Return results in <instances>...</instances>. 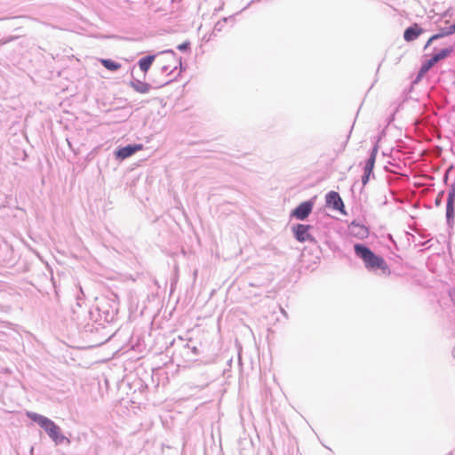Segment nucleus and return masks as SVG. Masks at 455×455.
Returning a JSON list of instances; mask_svg holds the SVG:
<instances>
[{
	"instance_id": "f257e3e1",
	"label": "nucleus",
	"mask_w": 455,
	"mask_h": 455,
	"mask_svg": "<svg viewBox=\"0 0 455 455\" xmlns=\"http://www.w3.org/2000/svg\"><path fill=\"white\" fill-rule=\"evenodd\" d=\"M200 343L193 339L178 336L166 347V353L171 355L172 362L192 363L197 361L201 355Z\"/></svg>"
},
{
	"instance_id": "f03ea898",
	"label": "nucleus",
	"mask_w": 455,
	"mask_h": 455,
	"mask_svg": "<svg viewBox=\"0 0 455 455\" xmlns=\"http://www.w3.org/2000/svg\"><path fill=\"white\" fill-rule=\"evenodd\" d=\"M76 307L73 308L72 319L76 322L80 331L92 334L104 329L103 323H100L94 309L82 305V297L77 295Z\"/></svg>"
},
{
	"instance_id": "7ed1b4c3",
	"label": "nucleus",
	"mask_w": 455,
	"mask_h": 455,
	"mask_svg": "<svg viewBox=\"0 0 455 455\" xmlns=\"http://www.w3.org/2000/svg\"><path fill=\"white\" fill-rule=\"evenodd\" d=\"M354 251L355 256L363 260L368 271L375 272L381 270L383 275H390V268L384 258L376 254L367 244L361 243H355Z\"/></svg>"
},
{
	"instance_id": "20e7f679",
	"label": "nucleus",
	"mask_w": 455,
	"mask_h": 455,
	"mask_svg": "<svg viewBox=\"0 0 455 455\" xmlns=\"http://www.w3.org/2000/svg\"><path fill=\"white\" fill-rule=\"evenodd\" d=\"M96 315L100 323H110L116 320L119 312V301L117 295L111 293L97 299V304L94 308Z\"/></svg>"
},
{
	"instance_id": "39448f33",
	"label": "nucleus",
	"mask_w": 455,
	"mask_h": 455,
	"mask_svg": "<svg viewBox=\"0 0 455 455\" xmlns=\"http://www.w3.org/2000/svg\"><path fill=\"white\" fill-rule=\"evenodd\" d=\"M27 417L43 428L56 445L64 443L70 444V440L61 433L60 427L51 419L34 411H27Z\"/></svg>"
},
{
	"instance_id": "423d86ee",
	"label": "nucleus",
	"mask_w": 455,
	"mask_h": 455,
	"mask_svg": "<svg viewBox=\"0 0 455 455\" xmlns=\"http://www.w3.org/2000/svg\"><path fill=\"white\" fill-rule=\"evenodd\" d=\"M312 228L313 226L308 224L297 223L291 226L293 236L299 243H316L315 238L309 232Z\"/></svg>"
},
{
	"instance_id": "0eeeda50",
	"label": "nucleus",
	"mask_w": 455,
	"mask_h": 455,
	"mask_svg": "<svg viewBox=\"0 0 455 455\" xmlns=\"http://www.w3.org/2000/svg\"><path fill=\"white\" fill-rule=\"evenodd\" d=\"M315 200V197H313L300 203L291 212L290 217L300 221L306 220L313 211Z\"/></svg>"
},
{
	"instance_id": "6e6552de",
	"label": "nucleus",
	"mask_w": 455,
	"mask_h": 455,
	"mask_svg": "<svg viewBox=\"0 0 455 455\" xmlns=\"http://www.w3.org/2000/svg\"><path fill=\"white\" fill-rule=\"evenodd\" d=\"M446 222L449 228H452L455 218V181L451 185L446 201Z\"/></svg>"
},
{
	"instance_id": "1a4fd4ad",
	"label": "nucleus",
	"mask_w": 455,
	"mask_h": 455,
	"mask_svg": "<svg viewBox=\"0 0 455 455\" xmlns=\"http://www.w3.org/2000/svg\"><path fill=\"white\" fill-rule=\"evenodd\" d=\"M325 203L326 206L339 212L341 214H347L344 202L338 192L329 191L325 195Z\"/></svg>"
},
{
	"instance_id": "9d476101",
	"label": "nucleus",
	"mask_w": 455,
	"mask_h": 455,
	"mask_svg": "<svg viewBox=\"0 0 455 455\" xmlns=\"http://www.w3.org/2000/svg\"><path fill=\"white\" fill-rule=\"evenodd\" d=\"M143 148L142 144H128L124 147H119L114 151L115 158L118 161H123L138 151L141 150Z\"/></svg>"
},
{
	"instance_id": "9b49d317",
	"label": "nucleus",
	"mask_w": 455,
	"mask_h": 455,
	"mask_svg": "<svg viewBox=\"0 0 455 455\" xmlns=\"http://www.w3.org/2000/svg\"><path fill=\"white\" fill-rule=\"evenodd\" d=\"M348 232L350 235L358 239L367 238L370 233L368 227L361 224L355 220L349 224Z\"/></svg>"
},
{
	"instance_id": "f8f14e48",
	"label": "nucleus",
	"mask_w": 455,
	"mask_h": 455,
	"mask_svg": "<svg viewBox=\"0 0 455 455\" xmlns=\"http://www.w3.org/2000/svg\"><path fill=\"white\" fill-rule=\"evenodd\" d=\"M425 32V29L422 28L418 23H413L405 28L403 32V39L406 42H412L416 40L421 34Z\"/></svg>"
},
{
	"instance_id": "ddd939ff",
	"label": "nucleus",
	"mask_w": 455,
	"mask_h": 455,
	"mask_svg": "<svg viewBox=\"0 0 455 455\" xmlns=\"http://www.w3.org/2000/svg\"><path fill=\"white\" fill-rule=\"evenodd\" d=\"M379 138L375 141L372 148L371 149L369 157L365 161L363 171H368V172H373L376 157H377V154L379 151Z\"/></svg>"
},
{
	"instance_id": "4468645a",
	"label": "nucleus",
	"mask_w": 455,
	"mask_h": 455,
	"mask_svg": "<svg viewBox=\"0 0 455 455\" xmlns=\"http://www.w3.org/2000/svg\"><path fill=\"white\" fill-rule=\"evenodd\" d=\"M129 85L137 92L141 94L148 93L152 89V85L148 83L142 82L140 79H137L132 76V79L130 81Z\"/></svg>"
},
{
	"instance_id": "2eb2a0df",
	"label": "nucleus",
	"mask_w": 455,
	"mask_h": 455,
	"mask_svg": "<svg viewBox=\"0 0 455 455\" xmlns=\"http://www.w3.org/2000/svg\"><path fill=\"white\" fill-rule=\"evenodd\" d=\"M455 51V47L453 44H451L445 48L441 50H437V48H434V52L431 55L435 63L439 62L442 60L449 57Z\"/></svg>"
},
{
	"instance_id": "dca6fc26",
	"label": "nucleus",
	"mask_w": 455,
	"mask_h": 455,
	"mask_svg": "<svg viewBox=\"0 0 455 455\" xmlns=\"http://www.w3.org/2000/svg\"><path fill=\"white\" fill-rule=\"evenodd\" d=\"M155 59H156L155 54H148V55H146V56L140 58L138 61V65H139L140 70L146 74L151 68Z\"/></svg>"
},
{
	"instance_id": "f3484780",
	"label": "nucleus",
	"mask_w": 455,
	"mask_h": 455,
	"mask_svg": "<svg viewBox=\"0 0 455 455\" xmlns=\"http://www.w3.org/2000/svg\"><path fill=\"white\" fill-rule=\"evenodd\" d=\"M100 63L109 71H117L121 68V64L111 59H101Z\"/></svg>"
},
{
	"instance_id": "a211bd4d",
	"label": "nucleus",
	"mask_w": 455,
	"mask_h": 455,
	"mask_svg": "<svg viewBox=\"0 0 455 455\" xmlns=\"http://www.w3.org/2000/svg\"><path fill=\"white\" fill-rule=\"evenodd\" d=\"M453 34H455V32H454L452 25H451L449 27H443V28H439L438 33L434 35L433 39H441V38H443L445 36H451Z\"/></svg>"
},
{
	"instance_id": "6ab92c4d",
	"label": "nucleus",
	"mask_w": 455,
	"mask_h": 455,
	"mask_svg": "<svg viewBox=\"0 0 455 455\" xmlns=\"http://www.w3.org/2000/svg\"><path fill=\"white\" fill-rule=\"evenodd\" d=\"M435 61L433 60L432 57H430L428 60L424 61L419 68V75H425L427 72H428L435 65Z\"/></svg>"
},
{
	"instance_id": "aec40b11",
	"label": "nucleus",
	"mask_w": 455,
	"mask_h": 455,
	"mask_svg": "<svg viewBox=\"0 0 455 455\" xmlns=\"http://www.w3.org/2000/svg\"><path fill=\"white\" fill-rule=\"evenodd\" d=\"M371 175H374L373 172H368V171H363V174L362 175V178H361V180H362L361 192L363 190L364 187L369 182Z\"/></svg>"
},
{
	"instance_id": "412c9836",
	"label": "nucleus",
	"mask_w": 455,
	"mask_h": 455,
	"mask_svg": "<svg viewBox=\"0 0 455 455\" xmlns=\"http://www.w3.org/2000/svg\"><path fill=\"white\" fill-rule=\"evenodd\" d=\"M190 48H191V44L189 41H185L181 44H180L178 46H177V49L180 52H188L190 51Z\"/></svg>"
},
{
	"instance_id": "4be33fe9",
	"label": "nucleus",
	"mask_w": 455,
	"mask_h": 455,
	"mask_svg": "<svg viewBox=\"0 0 455 455\" xmlns=\"http://www.w3.org/2000/svg\"><path fill=\"white\" fill-rule=\"evenodd\" d=\"M224 27H225L224 24L222 22H220V20H219L214 25V28H213V30H212L211 36H215L217 35V33L221 32L224 29Z\"/></svg>"
},
{
	"instance_id": "5701e85b",
	"label": "nucleus",
	"mask_w": 455,
	"mask_h": 455,
	"mask_svg": "<svg viewBox=\"0 0 455 455\" xmlns=\"http://www.w3.org/2000/svg\"><path fill=\"white\" fill-rule=\"evenodd\" d=\"M18 38V36H9L7 37H3L0 39V46L4 45L8 43H11Z\"/></svg>"
},
{
	"instance_id": "b1692460",
	"label": "nucleus",
	"mask_w": 455,
	"mask_h": 455,
	"mask_svg": "<svg viewBox=\"0 0 455 455\" xmlns=\"http://www.w3.org/2000/svg\"><path fill=\"white\" fill-rule=\"evenodd\" d=\"M444 196V191L442 190L438 193L437 196L435 197V204L436 206H440L442 204V202H443V197Z\"/></svg>"
},
{
	"instance_id": "393cba45",
	"label": "nucleus",
	"mask_w": 455,
	"mask_h": 455,
	"mask_svg": "<svg viewBox=\"0 0 455 455\" xmlns=\"http://www.w3.org/2000/svg\"><path fill=\"white\" fill-rule=\"evenodd\" d=\"M109 336H108L107 334L101 336L98 340H97V344L98 345H100V344H103L105 342H107L108 339H109Z\"/></svg>"
},
{
	"instance_id": "a878e982",
	"label": "nucleus",
	"mask_w": 455,
	"mask_h": 455,
	"mask_svg": "<svg viewBox=\"0 0 455 455\" xmlns=\"http://www.w3.org/2000/svg\"><path fill=\"white\" fill-rule=\"evenodd\" d=\"M228 21H231V22H234V18L233 16H229V17H225L223 19L220 20V22H222L224 24V26H226V24L228 23Z\"/></svg>"
},
{
	"instance_id": "bb28decb",
	"label": "nucleus",
	"mask_w": 455,
	"mask_h": 455,
	"mask_svg": "<svg viewBox=\"0 0 455 455\" xmlns=\"http://www.w3.org/2000/svg\"><path fill=\"white\" fill-rule=\"evenodd\" d=\"M433 38H434V35H433V36H431L429 37V39L427 41V43H426V44H425V46H424V49H425V50H426L427 47H429V46H430V44H431L434 41H436V40H437V39H433Z\"/></svg>"
},
{
	"instance_id": "cd10ccee",
	"label": "nucleus",
	"mask_w": 455,
	"mask_h": 455,
	"mask_svg": "<svg viewBox=\"0 0 455 455\" xmlns=\"http://www.w3.org/2000/svg\"><path fill=\"white\" fill-rule=\"evenodd\" d=\"M452 10L451 9H448L446 10L443 14H442V17L443 18H445V17H451L452 16Z\"/></svg>"
},
{
	"instance_id": "c85d7f7f",
	"label": "nucleus",
	"mask_w": 455,
	"mask_h": 455,
	"mask_svg": "<svg viewBox=\"0 0 455 455\" xmlns=\"http://www.w3.org/2000/svg\"><path fill=\"white\" fill-rule=\"evenodd\" d=\"M177 60L179 61L180 73L184 71V70H186V68L183 67V65H182V59H181V57H178Z\"/></svg>"
},
{
	"instance_id": "c756f323",
	"label": "nucleus",
	"mask_w": 455,
	"mask_h": 455,
	"mask_svg": "<svg viewBox=\"0 0 455 455\" xmlns=\"http://www.w3.org/2000/svg\"><path fill=\"white\" fill-rule=\"evenodd\" d=\"M450 298L452 300L454 306H455V289L450 291L449 292Z\"/></svg>"
},
{
	"instance_id": "7c9ffc66",
	"label": "nucleus",
	"mask_w": 455,
	"mask_h": 455,
	"mask_svg": "<svg viewBox=\"0 0 455 455\" xmlns=\"http://www.w3.org/2000/svg\"><path fill=\"white\" fill-rule=\"evenodd\" d=\"M162 53H171V54H172L174 57L178 58V57H177V55H176V53H175V52H174L173 50H172V49L165 50V51L162 52Z\"/></svg>"
},
{
	"instance_id": "2f4dec72",
	"label": "nucleus",
	"mask_w": 455,
	"mask_h": 455,
	"mask_svg": "<svg viewBox=\"0 0 455 455\" xmlns=\"http://www.w3.org/2000/svg\"><path fill=\"white\" fill-rule=\"evenodd\" d=\"M173 81V79H170L169 81L165 82L164 84L159 85V86H156V88H160V87H163L166 84H169L170 83H172Z\"/></svg>"
},
{
	"instance_id": "473e14b6",
	"label": "nucleus",
	"mask_w": 455,
	"mask_h": 455,
	"mask_svg": "<svg viewBox=\"0 0 455 455\" xmlns=\"http://www.w3.org/2000/svg\"><path fill=\"white\" fill-rule=\"evenodd\" d=\"M169 69H170V67H169V66H164V67L162 68V72H163V73L168 72V71H169Z\"/></svg>"
},
{
	"instance_id": "72a5a7b5",
	"label": "nucleus",
	"mask_w": 455,
	"mask_h": 455,
	"mask_svg": "<svg viewBox=\"0 0 455 455\" xmlns=\"http://www.w3.org/2000/svg\"><path fill=\"white\" fill-rule=\"evenodd\" d=\"M424 75H419V72L418 73V76L414 81V83H418V81Z\"/></svg>"
},
{
	"instance_id": "f704fd0d",
	"label": "nucleus",
	"mask_w": 455,
	"mask_h": 455,
	"mask_svg": "<svg viewBox=\"0 0 455 455\" xmlns=\"http://www.w3.org/2000/svg\"><path fill=\"white\" fill-rule=\"evenodd\" d=\"M353 128H354V124L351 126V129H350V131H349V133H348V135H347V137L346 143L347 142V140H349V138H350V135H351V132H352Z\"/></svg>"
},
{
	"instance_id": "c9c22d12",
	"label": "nucleus",
	"mask_w": 455,
	"mask_h": 455,
	"mask_svg": "<svg viewBox=\"0 0 455 455\" xmlns=\"http://www.w3.org/2000/svg\"><path fill=\"white\" fill-rule=\"evenodd\" d=\"M448 175H449L448 171H446V172H445V174H444V176H443V181H444L445 183H446V182H447V180H448Z\"/></svg>"
},
{
	"instance_id": "e433bc0d",
	"label": "nucleus",
	"mask_w": 455,
	"mask_h": 455,
	"mask_svg": "<svg viewBox=\"0 0 455 455\" xmlns=\"http://www.w3.org/2000/svg\"><path fill=\"white\" fill-rule=\"evenodd\" d=\"M178 68V66H175L172 70L169 71V74L173 73Z\"/></svg>"
},
{
	"instance_id": "4c0bfd02",
	"label": "nucleus",
	"mask_w": 455,
	"mask_h": 455,
	"mask_svg": "<svg viewBox=\"0 0 455 455\" xmlns=\"http://www.w3.org/2000/svg\"><path fill=\"white\" fill-rule=\"evenodd\" d=\"M67 141H68V144L69 148L73 150L72 144H71V142L68 140V139H67Z\"/></svg>"
},
{
	"instance_id": "58836bf2",
	"label": "nucleus",
	"mask_w": 455,
	"mask_h": 455,
	"mask_svg": "<svg viewBox=\"0 0 455 455\" xmlns=\"http://www.w3.org/2000/svg\"><path fill=\"white\" fill-rule=\"evenodd\" d=\"M80 292L84 296V291H82V289H80Z\"/></svg>"
},
{
	"instance_id": "ea45409f",
	"label": "nucleus",
	"mask_w": 455,
	"mask_h": 455,
	"mask_svg": "<svg viewBox=\"0 0 455 455\" xmlns=\"http://www.w3.org/2000/svg\"><path fill=\"white\" fill-rule=\"evenodd\" d=\"M356 183H357V181H356V182H355V183L353 184L352 188H353L354 187H355Z\"/></svg>"
}]
</instances>
